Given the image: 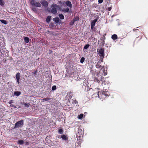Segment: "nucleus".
Returning <instances> with one entry per match:
<instances>
[{"instance_id":"1","label":"nucleus","mask_w":148,"mask_h":148,"mask_svg":"<svg viewBox=\"0 0 148 148\" xmlns=\"http://www.w3.org/2000/svg\"><path fill=\"white\" fill-rule=\"evenodd\" d=\"M102 86H103V91L101 92L99 91L98 92L97 95L98 97L100 99H104L107 97H109L110 94L108 91L106 90L107 89L104 86H106V85L104 84H102Z\"/></svg>"},{"instance_id":"2","label":"nucleus","mask_w":148,"mask_h":148,"mask_svg":"<svg viewBox=\"0 0 148 148\" xmlns=\"http://www.w3.org/2000/svg\"><path fill=\"white\" fill-rule=\"evenodd\" d=\"M52 8L51 10V12L53 14H55L57 12V9L60 8V7L59 5L55 4H53L52 5Z\"/></svg>"},{"instance_id":"3","label":"nucleus","mask_w":148,"mask_h":148,"mask_svg":"<svg viewBox=\"0 0 148 148\" xmlns=\"http://www.w3.org/2000/svg\"><path fill=\"white\" fill-rule=\"evenodd\" d=\"M97 52L98 53L101 59L103 60L105 56L104 49L102 48L99 51L97 50Z\"/></svg>"},{"instance_id":"4","label":"nucleus","mask_w":148,"mask_h":148,"mask_svg":"<svg viewBox=\"0 0 148 148\" xmlns=\"http://www.w3.org/2000/svg\"><path fill=\"white\" fill-rule=\"evenodd\" d=\"M23 120H21L20 121H18L15 123L14 128L21 127L23 125Z\"/></svg>"},{"instance_id":"5","label":"nucleus","mask_w":148,"mask_h":148,"mask_svg":"<svg viewBox=\"0 0 148 148\" xmlns=\"http://www.w3.org/2000/svg\"><path fill=\"white\" fill-rule=\"evenodd\" d=\"M31 4L33 6H35L37 7H40L41 6L40 3L36 1L35 0H31Z\"/></svg>"},{"instance_id":"6","label":"nucleus","mask_w":148,"mask_h":148,"mask_svg":"<svg viewBox=\"0 0 148 148\" xmlns=\"http://www.w3.org/2000/svg\"><path fill=\"white\" fill-rule=\"evenodd\" d=\"M97 19L95 18L94 20H93L91 23V28L92 30H95V28L94 26L95 25V23L97 21Z\"/></svg>"},{"instance_id":"7","label":"nucleus","mask_w":148,"mask_h":148,"mask_svg":"<svg viewBox=\"0 0 148 148\" xmlns=\"http://www.w3.org/2000/svg\"><path fill=\"white\" fill-rule=\"evenodd\" d=\"M102 76H99L97 75V76L95 77H94V81L98 83H99L100 81L102 82Z\"/></svg>"},{"instance_id":"8","label":"nucleus","mask_w":148,"mask_h":148,"mask_svg":"<svg viewBox=\"0 0 148 148\" xmlns=\"http://www.w3.org/2000/svg\"><path fill=\"white\" fill-rule=\"evenodd\" d=\"M40 3L42 5L45 7H47L48 6V3L46 1L44 0H42L40 2Z\"/></svg>"},{"instance_id":"9","label":"nucleus","mask_w":148,"mask_h":148,"mask_svg":"<svg viewBox=\"0 0 148 148\" xmlns=\"http://www.w3.org/2000/svg\"><path fill=\"white\" fill-rule=\"evenodd\" d=\"M103 62V61L102 59L99 60L98 62L96 65V67L97 68H100L101 66V63Z\"/></svg>"},{"instance_id":"10","label":"nucleus","mask_w":148,"mask_h":148,"mask_svg":"<svg viewBox=\"0 0 148 148\" xmlns=\"http://www.w3.org/2000/svg\"><path fill=\"white\" fill-rule=\"evenodd\" d=\"M65 4L68 6L70 8H72V5L71 1H67L65 2Z\"/></svg>"},{"instance_id":"11","label":"nucleus","mask_w":148,"mask_h":148,"mask_svg":"<svg viewBox=\"0 0 148 148\" xmlns=\"http://www.w3.org/2000/svg\"><path fill=\"white\" fill-rule=\"evenodd\" d=\"M20 74L19 73H17L16 76V79L17 83L18 84L20 83Z\"/></svg>"},{"instance_id":"12","label":"nucleus","mask_w":148,"mask_h":148,"mask_svg":"<svg viewBox=\"0 0 148 148\" xmlns=\"http://www.w3.org/2000/svg\"><path fill=\"white\" fill-rule=\"evenodd\" d=\"M53 21L56 23H61V20H60L58 17H56L55 18L53 19Z\"/></svg>"},{"instance_id":"13","label":"nucleus","mask_w":148,"mask_h":148,"mask_svg":"<svg viewBox=\"0 0 148 148\" xmlns=\"http://www.w3.org/2000/svg\"><path fill=\"white\" fill-rule=\"evenodd\" d=\"M61 137L62 139L64 140H66L68 139V138L67 136L64 134L62 135Z\"/></svg>"},{"instance_id":"14","label":"nucleus","mask_w":148,"mask_h":148,"mask_svg":"<svg viewBox=\"0 0 148 148\" xmlns=\"http://www.w3.org/2000/svg\"><path fill=\"white\" fill-rule=\"evenodd\" d=\"M105 39V37H104L103 38H101L100 39V41L101 42L102 45H103L105 43V41L104 40Z\"/></svg>"},{"instance_id":"15","label":"nucleus","mask_w":148,"mask_h":148,"mask_svg":"<svg viewBox=\"0 0 148 148\" xmlns=\"http://www.w3.org/2000/svg\"><path fill=\"white\" fill-rule=\"evenodd\" d=\"M21 92L20 91H15L14 92V95L18 96L21 95Z\"/></svg>"},{"instance_id":"16","label":"nucleus","mask_w":148,"mask_h":148,"mask_svg":"<svg viewBox=\"0 0 148 148\" xmlns=\"http://www.w3.org/2000/svg\"><path fill=\"white\" fill-rule=\"evenodd\" d=\"M69 8L67 7L65 8H64L62 10V11L64 13L68 12L69 11Z\"/></svg>"},{"instance_id":"17","label":"nucleus","mask_w":148,"mask_h":148,"mask_svg":"<svg viewBox=\"0 0 148 148\" xmlns=\"http://www.w3.org/2000/svg\"><path fill=\"white\" fill-rule=\"evenodd\" d=\"M112 39L113 40L117 39L118 38V37L116 34H113L112 36Z\"/></svg>"},{"instance_id":"18","label":"nucleus","mask_w":148,"mask_h":148,"mask_svg":"<svg viewBox=\"0 0 148 148\" xmlns=\"http://www.w3.org/2000/svg\"><path fill=\"white\" fill-rule=\"evenodd\" d=\"M51 16H48L47 17L46 19V21L49 23L51 20Z\"/></svg>"},{"instance_id":"19","label":"nucleus","mask_w":148,"mask_h":148,"mask_svg":"<svg viewBox=\"0 0 148 148\" xmlns=\"http://www.w3.org/2000/svg\"><path fill=\"white\" fill-rule=\"evenodd\" d=\"M18 142V143L20 145H23L24 143L23 140H19Z\"/></svg>"},{"instance_id":"20","label":"nucleus","mask_w":148,"mask_h":148,"mask_svg":"<svg viewBox=\"0 0 148 148\" xmlns=\"http://www.w3.org/2000/svg\"><path fill=\"white\" fill-rule=\"evenodd\" d=\"M0 21L1 23L4 24L6 25L8 24V22L6 20H4L3 19H1L0 20Z\"/></svg>"},{"instance_id":"21","label":"nucleus","mask_w":148,"mask_h":148,"mask_svg":"<svg viewBox=\"0 0 148 148\" xmlns=\"http://www.w3.org/2000/svg\"><path fill=\"white\" fill-rule=\"evenodd\" d=\"M73 20L75 22L76 21H78L79 20V17L78 16H76L74 18Z\"/></svg>"},{"instance_id":"22","label":"nucleus","mask_w":148,"mask_h":148,"mask_svg":"<svg viewBox=\"0 0 148 148\" xmlns=\"http://www.w3.org/2000/svg\"><path fill=\"white\" fill-rule=\"evenodd\" d=\"M78 133L79 134L82 135L83 134V132L82 130L80 128H79L78 129Z\"/></svg>"},{"instance_id":"23","label":"nucleus","mask_w":148,"mask_h":148,"mask_svg":"<svg viewBox=\"0 0 148 148\" xmlns=\"http://www.w3.org/2000/svg\"><path fill=\"white\" fill-rule=\"evenodd\" d=\"M24 40L25 42L27 43H28L29 42V39L27 37H25L24 38Z\"/></svg>"},{"instance_id":"24","label":"nucleus","mask_w":148,"mask_h":148,"mask_svg":"<svg viewBox=\"0 0 148 148\" xmlns=\"http://www.w3.org/2000/svg\"><path fill=\"white\" fill-rule=\"evenodd\" d=\"M60 18L61 20L64 19V16L62 14H59L58 15Z\"/></svg>"},{"instance_id":"25","label":"nucleus","mask_w":148,"mask_h":148,"mask_svg":"<svg viewBox=\"0 0 148 148\" xmlns=\"http://www.w3.org/2000/svg\"><path fill=\"white\" fill-rule=\"evenodd\" d=\"M58 132L60 134H63L64 132L63 129H59L58 130Z\"/></svg>"},{"instance_id":"26","label":"nucleus","mask_w":148,"mask_h":148,"mask_svg":"<svg viewBox=\"0 0 148 148\" xmlns=\"http://www.w3.org/2000/svg\"><path fill=\"white\" fill-rule=\"evenodd\" d=\"M5 3L3 0H0V5L3 6L4 5Z\"/></svg>"},{"instance_id":"27","label":"nucleus","mask_w":148,"mask_h":148,"mask_svg":"<svg viewBox=\"0 0 148 148\" xmlns=\"http://www.w3.org/2000/svg\"><path fill=\"white\" fill-rule=\"evenodd\" d=\"M83 116V114H80L79 115H78V117L79 119H81L82 118Z\"/></svg>"},{"instance_id":"28","label":"nucleus","mask_w":148,"mask_h":148,"mask_svg":"<svg viewBox=\"0 0 148 148\" xmlns=\"http://www.w3.org/2000/svg\"><path fill=\"white\" fill-rule=\"evenodd\" d=\"M90 46V45L89 44L86 45L84 47V49H87Z\"/></svg>"},{"instance_id":"29","label":"nucleus","mask_w":148,"mask_h":148,"mask_svg":"<svg viewBox=\"0 0 148 148\" xmlns=\"http://www.w3.org/2000/svg\"><path fill=\"white\" fill-rule=\"evenodd\" d=\"M69 95V98L71 99L73 96V95L72 94V92H70L68 93Z\"/></svg>"},{"instance_id":"30","label":"nucleus","mask_w":148,"mask_h":148,"mask_svg":"<svg viewBox=\"0 0 148 148\" xmlns=\"http://www.w3.org/2000/svg\"><path fill=\"white\" fill-rule=\"evenodd\" d=\"M51 99L50 98H46L43 99H42V100L43 101H48L49 100H50Z\"/></svg>"},{"instance_id":"31","label":"nucleus","mask_w":148,"mask_h":148,"mask_svg":"<svg viewBox=\"0 0 148 148\" xmlns=\"http://www.w3.org/2000/svg\"><path fill=\"white\" fill-rule=\"evenodd\" d=\"M85 58L84 57H82L80 60V62L81 63H82L84 61Z\"/></svg>"},{"instance_id":"32","label":"nucleus","mask_w":148,"mask_h":148,"mask_svg":"<svg viewBox=\"0 0 148 148\" xmlns=\"http://www.w3.org/2000/svg\"><path fill=\"white\" fill-rule=\"evenodd\" d=\"M24 105L26 107L28 108L29 106V105H30L29 103H24Z\"/></svg>"},{"instance_id":"33","label":"nucleus","mask_w":148,"mask_h":148,"mask_svg":"<svg viewBox=\"0 0 148 148\" xmlns=\"http://www.w3.org/2000/svg\"><path fill=\"white\" fill-rule=\"evenodd\" d=\"M75 22L73 20L71 21L70 22V25H73L74 23Z\"/></svg>"},{"instance_id":"34","label":"nucleus","mask_w":148,"mask_h":148,"mask_svg":"<svg viewBox=\"0 0 148 148\" xmlns=\"http://www.w3.org/2000/svg\"><path fill=\"white\" fill-rule=\"evenodd\" d=\"M72 102L73 104H76L77 102V101L76 99H74V100H73L72 101Z\"/></svg>"},{"instance_id":"35","label":"nucleus","mask_w":148,"mask_h":148,"mask_svg":"<svg viewBox=\"0 0 148 148\" xmlns=\"http://www.w3.org/2000/svg\"><path fill=\"white\" fill-rule=\"evenodd\" d=\"M56 89V86H52V90H54Z\"/></svg>"},{"instance_id":"36","label":"nucleus","mask_w":148,"mask_h":148,"mask_svg":"<svg viewBox=\"0 0 148 148\" xmlns=\"http://www.w3.org/2000/svg\"><path fill=\"white\" fill-rule=\"evenodd\" d=\"M101 70H102L103 72L105 71V68L104 66H103L102 67Z\"/></svg>"},{"instance_id":"37","label":"nucleus","mask_w":148,"mask_h":148,"mask_svg":"<svg viewBox=\"0 0 148 148\" xmlns=\"http://www.w3.org/2000/svg\"><path fill=\"white\" fill-rule=\"evenodd\" d=\"M8 103L10 104H12V103H13V100H10L9 102H8Z\"/></svg>"},{"instance_id":"38","label":"nucleus","mask_w":148,"mask_h":148,"mask_svg":"<svg viewBox=\"0 0 148 148\" xmlns=\"http://www.w3.org/2000/svg\"><path fill=\"white\" fill-rule=\"evenodd\" d=\"M103 1V0H98V2L99 3H101Z\"/></svg>"},{"instance_id":"39","label":"nucleus","mask_w":148,"mask_h":148,"mask_svg":"<svg viewBox=\"0 0 148 148\" xmlns=\"http://www.w3.org/2000/svg\"><path fill=\"white\" fill-rule=\"evenodd\" d=\"M103 75H107V72H103Z\"/></svg>"},{"instance_id":"40","label":"nucleus","mask_w":148,"mask_h":148,"mask_svg":"<svg viewBox=\"0 0 148 148\" xmlns=\"http://www.w3.org/2000/svg\"><path fill=\"white\" fill-rule=\"evenodd\" d=\"M37 72V71L36 70L33 73V74H34V75L35 76L36 75V73Z\"/></svg>"},{"instance_id":"41","label":"nucleus","mask_w":148,"mask_h":148,"mask_svg":"<svg viewBox=\"0 0 148 148\" xmlns=\"http://www.w3.org/2000/svg\"><path fill=\"white\" fill-rule=\"evenodd\" d=\"M32 10H33L34 11H36V8H33L32 9Z\"/></svg>"},{"instance_id":"42","label":"nucleus","mask_w":148,"mask_h":148,"mask_svg":"<svg viewBox=\"0 0 148 148\" xmlns=\"http://www.w3.org/2000/svg\"><path fill=\"white\" fill-rule=\"evenodd\" d=\"M111 7H110V8H108V10H109V11H110V10H111Z\"/></svg>"},{"instance_id":"43","label":"nucleus","mask_w":148,"mask_h":148,"mask_svg":"<svg viewBox=\"0 0 148 148\" xmlns=\"http://www.w3.org/2000/svg\"><path fill=\"white\" fill-rule=\"evenodd\" d=\"M10 106L11 107H14V106H13V105H12V104H10Z\"/></svg>"},{"instance_id":"44","label":"nucleus","mask_w":148,"mask_h":148,"mask_svg":"<svg viewBox=\"0 0 148 148\" xmlns=\"http://www.w3.org/2000/svg\"><path fill=\"white\" fill-rule=\"evenodd\" d=\"M51 25V26H53V23H51V24H50Z\"/></svg>"},{"instance_id":"45","label":"nucleus","mask_w":148,"mask_h":148,"mask_svg":"<svg viewBox=\"0 0 148 148\" xmlns=\"http://www.w3.org/2000/svg\"><path fill=\"white\" fill-rule=\"evenodd\" d=\"M6 60H5V63L6 62Z\"/></svg>"},{"instance_id":"46","label":"nucleus","mask_w":148,"mask_h":148,"mask_svg":"<svg viewBox=\"0 0 148 148\" xmlns=\"http://www.w3.org/2000/svg\"><path fill=\"white\" fill-rule=\"evenodd\" d=\"M106 88H108V86L107 85V86L106 87Z\"/></svg>"}]
</instances>
